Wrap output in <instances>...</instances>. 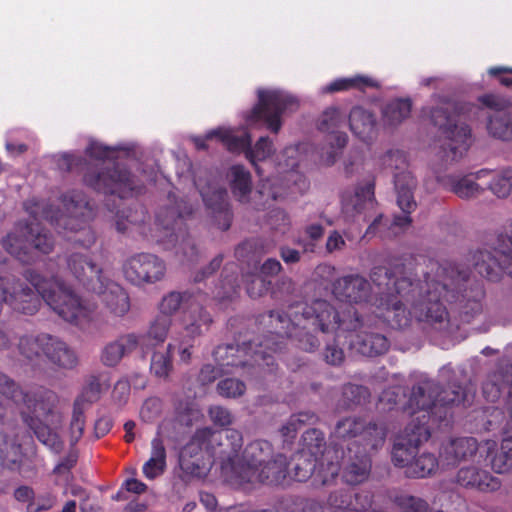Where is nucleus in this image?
<instances>
[{"label": "nucleus", "instance_id": "f257e3e1", "mask_svg": "<svg viewBox=\"0 0 512 512\" xmlns=\"http://www.w3.org/2000/svg\"><path fill=\"white\" fill-rule=\"evenodd\" d=\"M431 271L426 272V292L428 298L415 304V312L420 321L437 331H445L450 325L449 313L441 299L454 304L459 319L471 323L484 311L486 292L483 282L471 277L467 269L447 263L440 265L429 261Z\"/></svg>", "mask_w": 512, "mask_h": 512}, {"label": "nucleus", "instance_id": "f03ea898", "mask_svg": "<svg viewBox=\"0 0 512 512\" xmlns=\"http://www.w3.org/2000/svg\"><path fill=\"white\" fill-rule=\"evenodd\" d=\"M267 317L276 333L266 339V346L274 350L287 338L299 349L314 352L320 346L315 332L330 334L342 330L352 333L362 327L357 310L351 308L341 314L332 302L321 298L292 304L287 313L272 310Z\"/></svg>", "mask_w": 512, "mask_h": 512}, {"label": "nucleus", "instance_id": "7ed1b4c3", "mask_svg": "<svg viewBox=\"0 0 512 512\" xmlns=\"http://www.w3.org/2000/svg\"><path fill=\"white\" fill-rule=\"evenodd\" d=\"M417 259L413 256L394 259L389 266H374L370 271V279L374 285L384 290L379 292L373 305L380 311L383 318L393 329H403L410 325L412 315L421 322L415 312V304L428 298L426 292V272L424 280L415 281L417 275ZM426 323L425 321H423Z\"/></svg>", "mask_w": 512, "mask_h": 512}, {"label": "nucleus", "instance_id": "20e7f679", "mask_svg": "<svg viewBox=\"0 0 512 512\" xmlns=\"http://www.w3.org/2000/svg\"><path fill=\"white\" fill-rule=\"evenodd\" d=\"M57 399L55 394L51 410L46 414H40L34 413L33 409L28 408L22 400L15 401L9 395L0 392V424L6 429V431H0V464L3 467L9 470L16 469L20 458L23 456L22 445L18 439V418L15 405H23L25 409L20 412L21 419L43 445L56 454L62 451L64 442L58 433L48 425L49 418L56 416Z\"/></svg>", "mask_w": 512, "mask_h": 512}, {"label": "nucleus", "instance_id": "39448f33", "mask_svg": "<svg viewBox=\"0 0 512 512\" xmlns=\"http://www.w3.org/2000/svg\"><path fill=\"white\" fill-rule=\"evenodd\" d=\"M464 400L465 392L461 385L443 389L435 380L423 378L412 386L408 401L401 409L412 417L411 422L430 427L432 416H438L442 420L447 415L449 405H458Z\"/></svg>", "mask_w": 512, "mask_h": 512}, {"label": "nucleus", "instance_id": "423d86ee", "mask_svg": "<svg viewBox=\"0 0 512 512\" xmlns=\"http://www.w3.org/2000/svg\"><path fill=\"white\" fill-rule=\"evenodd\" d=\"M25 210L33 217V221L19 225L16 232L3 237L1 244L7 253L22 264L31 265L39 260V254H49L54 249L52 234L37 221L39 203L28 200L24 203Z\"/></svg>", "mask_w": 512, "mask_h": 512}, {"label": "nucleus", "instance_id": "0eeeda50", "mask_svg": "<svg viewBox=\"0 0 512 512\" xmlns=\"http://www.w3.org/2000/svg\"><path fill=\"white\" fill-rule=\"evenodd\" d=\"M62 203L66 213L58 215L52 211V206L43 207V218L48 220L59 233L73 232L74 237L68 240L89 248L96 241L95 233L89 226L93 216V209L82 191L72 190L62 195Z\"/></svg>", "mask_w": 512, "mask_h": 512}, {"label": "nucleus", "instance_id": "6e6552de", "mask_svg": "<svg viewBox=\"0 0 512 512\" xmlns=\"http://www.w3.org/2000/svg\"><path fill=\"white\" fill-rule=\"evenodd\" d=\"M460 111V106L450 100L442 101L429 111L431 123L444 138L440 154L446 163L461 159L473 141L470 126L460 122Z\"/></svg>", "mask_w": 512, "mask_h": 512}, {"label": "nucleus", "instance_id": "1a4fd4ad", "mask_svg": "<svg viewBox=\"0 0 512 512\" xmlns=\"http://www.w3.org/2000/svg\"><path fill=\"white\" fill-rule=\"evenodd\" d=\"M83 182L98 193L117 196L120 200L133 194H140L144 189L136 177L119 163L105 167H87L83 175Z\"/></svg>", "mask_w": 512, "mask_h": 512}, {"label": "nucleus", "instance_id": "9d476101", "mask_svg": "<svg viewBox=\"0 0 512 512\" xmlns=\"http://www.w3.org/2000/svg\"><path fill=\"white\" fill-rule=\"evenodd\" d=\"M193 213V207L188 202L181 200L175 206L161 209L157 216V226L160 228L161 235L157 242L165 250L176 248L178 245L185 256L191 257L196 254V247L187 234L184 223L186 217Z\"/></svg>", "mask_w": 512, "mask_h": 512}, {"label": "nucleus", "instance_id": "9b49d317", "mask_svg": "<svg viewBox=\"0 0 512 512\" xmlns=\"http://www.w3.org/2000/svg\"><path fill=\"white\" fill-rule=\"evenodd\" d=\"M207 432L208 464L219 463L221 474L227 481L234 482L239 462V452L243 446L242 434L236 429L213 430L205 427Z\"/></svg>", "mask_w": 512, "mask_h": 512}, {"label": "nucleus", "instance_id": "f8f14e48", "mask_svg": "<svg viewBox=\"0 0 512 512\" xmlns=\"http://www.w3.org/2000/svg\"><path fill=\"white\" fill-rule=\"evenodd\" d=\"M376 450L365 448L354 450L353 447H348V455L343 460L341 467L338 464L329 462L319 471L318 477L321 484L323 486L332 484L339 474L341 480L347 485L356 486L364 483L368 480L372 469V460L369 452Z\"/></svg>", "mask_w": 512, "mask_h": 512}, {"label": "nucleus", "instance_id": "ddd939ff", "mask_svg": "<svg viewBox=\"0 0 512 512\" xmlns=\"http://www.w3.org/2000/svg\"><path fill=\"white\" fill-rule=\"evenodd\" d=\"M298 108V101L281 91L260 90L258 102L247 116L249 125L264 124L268 130L278 133L282 127V114Z\"/></svg>", "mask_w": 512, "mask_h": 512}, {"label": "nucleus", "instance_id": "4468645a", "mask_svg": "<svg viewBox=\"0 0 512 512\" xmlns=\"http://www.w3.org/2000/svg\"><path fill=\"white\" fill-rule=\"evenodd\" d=\"M473 262L476 272L489 281H500L504 274L512 277V222L510 235L499 234L492 251H476Z\"/></svg>", "mask_w": 512, "mask_h": 512}, {"label": "nucleus", "instance_id": "2eb2a0df", "mask_svg": "<svg viewBox=\"0 0 512 512\" xmlns=\"http://www.w3.org/2000/svg\"><path fill=\"white\" fill-rule=\"evenodd\" d=\"M394 186L397 194V205L404 213L395 215L393 221L388 223L382 214H379L366 229V236H373L380 233L382 227L405 229L412 223L410 214L416 209L417 203L414 199V190L417 186L415 177L409 171H401L394 175Z\"/></svg>", "mask_w": 512, "mask_h": 512}, {"label": "nucleus", "instance_id": "dca6fc26", "mask_svg": "<svg viewBox=\"0 0 512 512\" xmlns=\"http://www.w3.org/2000/svg\"><path fill=\"white\" fill-rule=\"evenodd\" d=\"M255 340L239 344H220L212 352V356L221 373H232L235 368L273 364L272 357L266 350L253 349Z\"/></svg>", "mask_w": 512, "mask_h": 512}, {"label": "nucleus", "instance_id": "f3484780", "mask_svg": "<svg viewBox=\"0 0 512 512\" xmlns=\"http://www.w3.org/2000/svg\"><path fill=\"white\" fill-rule=\"evenodd\" d=\"M334 436L338 439H357L356 449L361 446L365 449H379L383 446L387 436V426L375 421L367 422L362 417H346L339 420L334 429Z\"/></svg>", "mask_w": 512, "mask_h": 512}, {"label": "nucleus", "instance_id": "a211bd4d", "mask_svg": "<svg viewBox=\"0 0 512 512\" xmlns=\"http://www.w3.org/2000/svg\"><path fill=\"white\" fill-rule=\"evenodd\" d=\"M479 103L482 108L489 110L487 113L488 133L497 139L503 141L512 140V116L511 100L503 95L496 93H486L479 96Z\"/></svg>", "mask_w": 512, "mask_h": 512}, {"label": "nucleus", "instance_id": "6ab92c4d", "mask_svg": "<svg viewBox=\"0 0 512 512\" xmlns=\"http://www.w3.org/2000/svg\"><path fill=\"white\" fill-rule=\"evenodd\" d=\"M123 273L134 285L154 284L164 278L166 264L155 254L137 253L126 259Z\"/></svg>", "mask_w": 512, "mask_h": 512}, {"label": "nucleus", "instance_id": "aec40b11", "mask_svg": "<svg viewBox=\"0 0 512 512\" xmlns=\"http://www.w3.org/2000/svg\"><path fill=\"white\" fill-rule=\"evenodd\" d=\"M430 437V427H426L424 424H415V422L408 423L393 444L391 460L394 466L407 469L420 445L428 441Z\"/></svg>", "mask_w": 512, "mask_h": 512}, {"label": "nucleus", "instance_id": "412c9836", "mask_svg": "<svg viewBox=\"0 0 512 512\" xmlns=\"http://www.w3.org/2000/svg\"><path fill=\"white\" fill-rule=\"evenodd\" d=\"M331 293L340 302L350 305L373 304L372 286L360 274H348L336 278L331 283Z\"/></svg>", "mask_w": 512, "mask_h": 512}, {"label": "nucleus", "instance_id": "4be33fe9", "mask_svg": "<svg viewBox=\"0 0 512 512\" xmlns=\"http://www.w3.org/2000/svg\"><path fill=\"white\" fill-rule=\"evenodd\" d=\"M0 392L13 400H22L34 413L46 414L53 406L55 393L44 387L24 391L13 379L0 372Z\"/></svg>", "mask_w": 512, "mask_h": 512}, {"label": "nucleus", "instance_id": "5701e85b", "mask_svg": "<svg viewBox=\"0 0 512 512\" xmlns=\"http://www.w3.org/2000/svg\"><path fill=\"white\" fill-rule=\"evenodd\" d=\"M273 456V447L266 440L249 443L239 459L234 483H254L257 470Z\"/></svg>", "mask_w": 512, "mask_h": 512}, {"label": "nucleus", "instance_id": "b1692460", "mask_svg": "<svg viewBox=\"0 0 512 512\" xmlns=\"http://www.w3.org/2000/svg\"><path fill=\"white\" fill-rule=\"evenodd\" d=\"M66 267L75 279L87 290L92 291L101 287L105 277L99 268L88 256L80 253H71L64 257Z\"/></svg>", "mask_w": 512, "mask_h": 512}, {"label": "nucleus", "instance_id": "393cba45", "mask_svg": "<svg viewBox=\"0 0 512 512\" xmlns=\"http://www.w3.org/2000/svg\"><path fill=\"white\" fill-rule=\"evenodd\" d=\"M206 207L211 211L215 225L222 231L230 228L233 214L227 201V191L209 184L199 188Z\"/></svg>", "mask_w": 512, "mask_h": 512}, {"label": "nucleus", "instance_id": "a878e982", "mask_svg": "<svg viewBox=\"0 0 512 512\" xmlns=\"http://www.w3.org/2000/svg\"><path fill=\"white\" fill-rule=\"evenodd\" d=\"M455 482L463 488L480 492H494L501 487V481L497 477L476 466L460 468Z\"/></svg>", "mask_w": 512, "mask_h": 512}, {"label": "nucleus", "instance_id": "bb28decb", "mask_svg": "<svg viewBox=\"0 0 512 512\" xmlns=\"http://www.w3.org/2000/svg\"><path fill=\"white\" fill-rule=\"evenodd\" d=\"M212 322L213 319L210 313L203 307H198L189 315L188 319H184V331L189 340L182 341V345L187 344V346L181 348L179 353L182 362L188 363L191 359V348L193 344L190 343V341H193L195 337L207 331Z\"/></svg>", "mask_w": 512, "mask_h": 512}, {"label": "nucleus", "instance_id": "cd10ccee", "mask_svg": "<svg viewBox=\"0 0 512 512\" xmlns=\"http://www.w3.org/2000/svg\"><path fill=\"white\" fill-rule=\"evenodd\" d=\"M104 305L116 316L125 315L130 309V300L126 291L114 281L102 279L101 287L93 289Z\"/></svg>", "mask_w": 512, "mask_h": 512}, {"label": "nucleus", "instance_id": "c85d7f7f", "mask_svg": "<svg viewBox=\"0 0 512 512\" xmlns=\"http://www.w3.org/2000/svg\"><path fill=\"white\" fill-rule=\"evenodd\" d=\"M357 329L355 334L350 335V348L357 353L374 357L388 351L390 343L387 337L380 333Z\"/></svg>", "mask_w": 512, "mask_h": 512}, {"label": "nucleus", "instance_id": "c756f323", "mask_svg": "<svg viewBox=\"0 0 512 512\" xmlns=\"http://www.w3.org/2000/svg\"><path fill=\"white\" fill-rule=\"evenodd\" d=\"M479 444L474 437L451 439L441 449V458L448 466H457L460 462L471 460L477 453Z\"/></svg>", "mask_w": 512, "mask_h": 512}, {"label": "nucleus", "instance_id": "7c9ffc66", "mask_svg": "<svg viewBox=\"0 0 512 512\" xmlns=\"http://www.w3.org/2000/svg\"><path fill=\"white\" fill-rule=\"evenodd\" d=\"M140 343V336L128 333L108 343L102 350L101 361L105 366L115 367L121 359L132 353Z\"/></svg>", "mask_w": 512, "mask_h": 512}, {"label": "nucleus", "instance_id": "2f4dec72", "mask_svg": "<svg viewBox=\"0 0 512 512\" xmlns=\"http://www.w3.org/2000/svg\"><path fill=\"white\" fill-rule=\"evenodd\" d=\"M289 463L283 454H277L273 459L264 463L255 475L254 483L260 482L265 485L281 484L288 473Z\"/></svg>", "mask_w": 512, "mask_h": 512}, {"label": "nucleus", "instance_id": "473e14b6", "mask_svg": "<svg viewBox=\"0 0 512 512\" xmlns=\"http://www.w3.org/2000/svg\"><path fill=\"white\" fill-rule=\"evenodd\" d=\"M376 125L374 114L363 107H353L349 114V126L352 133L367 142L372 138Z\"/></svg>", "mask_w": 512, "mask_h": 512}, {"label": "nucleus", "instance_id": "72a5a7b5", "mask_svg": "<svg viewBox=\"0 0 512 512\" xmlns=\"http://www.w3.org/2000/svg\"><path fill=\"white\" fill-rule=\"evenodd\" d=\"M49 343L46 347L45 357L54 365L63 369H73L78 363V358L73 349H71L64 341L51 335Z\"/></svg>", "mask_w": 512, "mask_h": 512}, {"label": "nucleus", "instance_id": "f704fd0d", "mask_svg": "<svg viewBox=\"0 0 512 512\" xmlns=\"http://www.w3.org/2000/svg\"><path fill=\"white\" fill-rule=\"evenodd\" d=\"M166 449L163 440L157 436L151 441V455L142 467L143 475L153 480L166 470Z\"/></svg>", "mask_w": 512, "mask_h": 512}, {"label": "nucleus", "instance_id": "c9c22d12", "mask_svg": "<svg viewBox=\"0 0 512 512\" xmlns=\"http://www.w3.org/2000/svg\"><path fill=\"white\" fill-rule=\"evenodd\" d=\"M229 178L233 196L239 202H248L252 191L250 172L243 165H233L229 170Z\"/></svg>", "mask_w": 512, "mask_h": 512}, {"label": "nucleus", "instance_id": "e433bc0d", "mask_svg": "<svg viewBox=\"0 0 512 512\" xmlns=\"http://www.w3.org/2000/svg\"><path fill=\"white\" fill-rule=\"evenodd\" d=\"M51 340L50 334H39L37 336L25 335L19 339V353L28 361L38 360L42 355L45 356L46 347ZM53 343H50V346Z\"/></svg>", "mask_w": 512, "mask_h": 512}, {"label": "nucleus", "instance_id": "4c0bfd02", "mask_svg": "<svg viewBox=\"0 0 512 512\" xmlns=\"http://www.w3.org/2000/svg\"><path fill=\"white\" fill-rule=\"evenodd\" d=\"M208 138H218L232 153H243L247 155V151L252 142L250 133L244 132L241 135H234L231 132L218 128L207 133Z\"/></svg>", "mask_w": 512, "mask_h": 512}, {"label": "nucleus", "instance_id": "58836bf2", "mask_svg": "<svg viewBox=\"0 0 512 512\" xmlns=\"http://www.w3.org/2000/svg\"><path fill=\"white\" fill-rule=\"evenodd\" d=\"M443 185L459 198L469 199L479 196L484 189L476 183L471 176H447L443 179Z\"/></svg>", "mask_w": 512, "mask_h": 512}, {"label": "nucleus", "instance_id": "ea45409f", "mask_svg": "<svg viewBox=\"0 0 512 512\" xmlns=\"http://www.w3.org/2000/svg\"><path fill=\"white\" fill-rule=\"evenodd\" d=\"M367 88H379V83L365 75H355L349 78H338L328 84L324 91L328 93L358 89L364 91Z\"/></svg>", "mask_w": 512, "mask_h": 512}, {"label": "nucleus", "instance_id": "a19ab883", "mask_svg": "<svg viewBox=\"0 0 512 512\" xmlns=\"http://www.w3.org/2000/svg\"><path fill=\"white\" fill-rule=\"evenodd\" d=\"M411 110L409 98L393 99L383 109V120L390 126H397L410 116Z\"/></svg>", "mask_w": 512, "mask_h": 512}, {"label": "nucleus", "instance_id": "79ce46f5", "mask_svg": "<svg viewBox=\"0 0 512 512\" xmlns=\"http://www.w3.org/2000/svg\"><path fill=\"white\" fill-rule=\"evenodd\" d=\"M438 465V459L433 453L424 452L414 457L405 474L409 478H425L435 473Z\"/></svg>", "mask_w": 512, "mask_h": 512}, {"label": "nucleus", "instance_id": "37998d69", "mask_svg": "<svg viewBox=\"0 0 512 512\" xmlns=\"http://www.w3.org/2000/svg\"><path fill=\"white\" fill-rule=\"evenodd\" d=\"M360 508L353 504V496L347 489H338L330 492L327 498L328 512H360Z\"/></svg>", "mask_w": 512, "mask_h": 512}, {"label": "nucleus", "instance_id": "c03bdc74", "mask_svg": "<svg viewBox=\"0 0 512 512\" xmlns=\"http://www.w3.org/2000/svg\"><path fill=\"white\" fill-rule=\"evenodd\" d=\"M317 419V415L309 411L291 415L288 421L279 430L283 438V442L292 443L296 438L299 428L305 424L314 423Z\"/></svg>", "mask_w": 512, "mask_h": 512}, {"label": "nucleus", "instance_id": "a18cd8bd", "mask_svg": "<svg viewBox=\"0 0 512 512\" xmlns=\"http://www.w3.org/2000/svg\"><path fill=\"white\" fill-rule=\"evenodd\" d=\"M274 151L272 140L268 136H262L253 146L252 143L250 144L246 159L254 166L256 172L260 174L261 172L257 163L268 159Z\"/></svg>", "mask_w": 512, "mask_h": 512}, {"label": "nucleus", "instance_id": "49530a36", "mask_svg": "<svg viewBox=\"0 0 512 512\" xmlns=\"http://www.w3.org/2000/svg\"><path fill=\"white\" fill-rule=\"evenodd\" d=\"M370 398V391L363 385L345 384L342 388V401L346 409H353L365 404Z\"/></svg>", "mask_w": 512, "mask_h": 512}, {"label": "nucleus", "instance_id": "de8ad7c7", "mask_svg": "<svg viewBox=\"0 0 512 512\" xmlns=\"http://www.w3.org/2000/svg\"><path fill=\"white\" fill-rule=\"evenodd\" d=\"M301 442V451L315 458H318V456L322 455L326 447L324 433L316 428L306 430L302 435Z\"/></svg>", "mask_w": 512, "mask_h": 512}, {"label": "nucleus", "instance_id": "09e8293b", "mask_svg": "<svg viewBox=\"0 0 512 512\" xmlns=\"http://www.w3.org/2000/svg\"><path fill=\"white\" fill-rule=\"evenodd\" d=\"M207 432L205 428L197 429L190 441L181 449L179 457L206 458Z\"/></svg>", "mask_w": 512, "mask_h": 512}, {"label": "nucleus", "instance_id": "8fccbe9b", "mask_svg": "<svg viewBox=\"0 0 512 512\" xmlns=\"http://www.w3.org/2000/svg\"><path fill=\"white\" fill-rule=\"evenodd\" d=\"M316 461L317 458L303 451L296 453L292 458L294 479L303 482L310 478L316 468Z\"/></svg>", "mask_w": 512, "mask_h": 512}, {"label": "nucleus", "instance_id": "3c124183", "mask_svg": "<svg viewBox=\"0 0 512 512\" xmlns=\"http://www.w3.org/2000/svg\"><path fill=\"white\" fill-rule=\"evenodd\" d=\"M174 346L168 344L165 352H154L151 357L150 371L157 378L166 379L173 369L172 352Z\"/></svg>", "mask_w": 512, "mask_h": 512}, {"label": "nucleus", "instance_id": "603ef678", "mask_svg": "<svg viewBox=\"0 0 512 512\" xmlns=\"http://www.w3.org/2000/svg\"><path fill=\"white\" fill-rule=\"evenodd\" d=\"M171 325L172 318L158 314L143 338L145 337L154 346L162 344L168 336Z\"/></svg>", "mask_w": 512, "mask_h": 512}, {"label": "nucleus", "instance_id": "864d4df0", "mask_svg": "<svg viewBox=\"0 0 512 512\" xmlns=\"http://www.w3.org/2000/svg\"><path fill=\"white\" fill-rule=\"evenodd\" d=\"M374 190V179H371L364 185L356 188L354 209L357 213H361L365 209H373L375 207L376 199Z\"/></svg>", "mask_w": 512, "mask_h": 512}, {"label": "nucleus", "instance_id": "5fc2aeb1", "mask_svg": "<svg viewBox=\"0 0 512 512\" xmlns=\"http://www.w3.org/2000/svg\"><path fill=\"white\" fill-rule=\"evenodd\" d=\"M287 512H328L322 502L301 496H292L286 503Z\"/></svg>", "mask_w": 512, "mask_h": 512}, {"label": "nucleus", "instance_id": "6e6d98bb", "mask_svg": "<svg viewBox=\"0 0 512 512\" xmlns=\"http://www.w3.org/2000/svg\"><path fill=\"white\" fill-rule=\"evenodd\" d=\"M189 294L187 292L172 291L165 295L159 304V314L169 318L180 309L181 305L187 301Z\"/></svg>", "mask_w": 512, "mask_h": 512}, {"label": "nucleus", "instance_id": "4d7b16f0", "mask_svg": "<svg viewBox=\"0 0 512 512\" xmlns=\"http://www.w3.org/2000/svg\"><path fill=\"white\" fill-rule=\"evenodd\" d=\"M14 498L18 502L27 503V512H40L51 508V504L35 502V492L27 485H21L14 490Z\"/></svg>", "mask_w": 512, "mask_h": 512}, {"label": "nucleus", "instance_id": "13d9d810", "mask_svg": "<svg viewBox=\"0 0 512 512\" xmlns=\"http://www.w3.org/2000/svg\"><path fill=\"white\" fill-rule=\"evenodd\" d=\"M403 396L404 393L399 386L384 389L379 396L378 408L383 412L396 410Z\"/></svg>", "mask_w": 512, "mask_h": 512}, {"label": "nucleus", "instance_id": "bf43d9fd", "mask_svg": "<svg viewBox=\"0 0 512 512\" xmlns=\"http://www.w3.org/2000/svg\"><path fill=\"white\" fill-rule=\"evenodd\" d=\"M342 122L343 116L340 109L328 107L319 118L318 129L321 132L334 133Z\"/></svg>", "mask_w": 512, "mask_h": 512}, {"label": "nucleus", "instance_id": "052dcab7", "mask_svg": "<svg viewBox=\"0 0 512 512\" xmlns=\"http://www.w3.org/2000/svg\"><path fill=\"white\" fill-rule=\"evenodd\" d=\"M489 189L498 198H506L512 190V170L506 169L495 176L489 184Z\"/></svg>", "mask_w": 512, "mask_h": 512}, {"label": "nucleus", "instance_id": "680f3d73", "mask_svg": "<svg viewBox=\"0 0 512 512\" xmlns=\"http://www.w3.org/2000/svg\"><path fill=\"white\" fill-rule=\"evenodd\" d=\"M85 415L83 407L80 406V400H75L73 405V413L70 422L71 443L76 444L84 433Z\"/></svg>", "mask_w": 512, "mask_h": 512}, {"label": "nucleus", "instance_id": "e2e57ef3", "mask_svg": "<svg viewBox=\"0 0 512 512\" xmlns=\"http://www.w3.org/2000/svg\"><path fill=\"white\" fill-rule=\"evenodd\" d=\"M245 284L247 294L251 298L261 297L267 293L271 287V281L258 274L246 275Z\"/></svg>", "mask_w": 512, "mask_h": 512}, {"label": "nucleus", "instance_id": "0e129e2a", "mask_svg": "<svg viewBox=\"0 0 512 512\" xmlns=\"http://www.w3.org/2000/svg\"><path fill=\"white\" fill-rule=\"evenodd\" d=\"M395 502L402 512H431L427 501L416 496L400 495Z\"/></svg>", "mask_w": 512, "mask_h": 512}, {"label": "nucleus", "instance_id": "69168bd1", "mask_svg": "<svg viewBox=\"0 0 512 512\" xmlns=\"http://www.w3.org/2000/svg\"><path fill=\"white\" fill-rule=\"evenodd\" d=\"M246 391V385L243 381L235 378H226L218 382L217 392L225 398H237Z\"/></svg>", "mask_w": 512, "mask_h": 512}, {"label": "nucleus", "instance_id": "338daca9", "mask_svg": "<svg viewBox=\"0 0 512 512\" xmlns=\"http://www.w3.org/2000/svg\"><path fill=\"white\" fill-rule=\"evenodd\" d=\"M102 391L103 385L100 382V379L97 376H92L90 377L86 386L83 388L80 397H78L76 400H80V406H82L84 402L90 404L95 403L100 399Z\"/></svg>", "mask_w": 512, "mask_h": 512}, {"label": "nucleus", "instance_id": "774afa93", "mask_svg": "<svg viewBox=\"0 0 512 512\" xmlns=\"http://www.w3.org/2000/svg\"><path fill=\"white\" fill-rule=\"evenodd\" d=\"M179 465L183 472L196 477L205 475L208 470L206 458L179 457Z\"/></svg>", "mask_w": 512, "mask_h": 512}]
</instances>
